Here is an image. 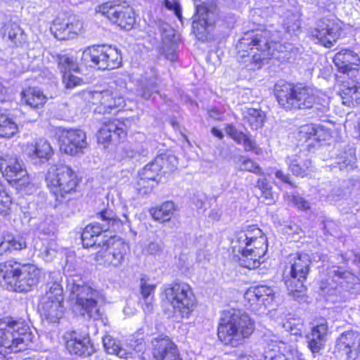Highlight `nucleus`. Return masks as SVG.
<instances>
[{"instance_id":"obj_1","label":"nucleus","mask_w":360,"mask_h":360,"mask_svg":"<svg viewBox=\"0 0 360 360\" xmlns=\"http://www.w3.org/2000/svg\"><path fill=\"white\" fill-rule=\"evenodd\" d=\"M232 243L233 250L240 253V265L248 269L257 268L267 251L266 237L255 225L239 231Z\"/></svg>"},{"instance_id":"obj_2","label":"nucleus","mask_w":360,"mask_h":360,"mask_svg":"<svg viewBox=\"0 0 360 360\" xmlns=\"http://www.w3.org/2000/svg\"><path fill=\"white\" fill-rule=\"evenodd\" d=\"M274 92L278 104L287 110L315 108L324 112L328 108L327 99L321 98L317 90L309 87L278 83Z\"/></svg>"},{"instance_id":"obj_3","label":"nucleus","mask_w":360,"mask_h":360,"mask_svg":"<svg viewBox=\"0 0 360 360\" xmlns=\"http://www.w3.org/2000/svg\"><path fill=\"white\" fill-rule=\"evenodd\" d=\"M267 37L266 31L246 33L238 41L236 46L238 60L249 70L261 68L264 61L274 54L270 52L271 42Z\"/></svg>"},{"instance_id":"obj_4","label":"nucleus","mask_w":360,"mask_h":360,"mask_svg":"<svg viewBox=\"0 0 360 360\" xmlns=\"http://www.w3.org/2000/svg\"><path fill=\"white\" fill-rule=\"evenodd\" d=\"M255 329L250 317L240 310H230L221 319L218 337L225 345L236 347L248 338Z\"/></svg>"},{"instance_id":"obj_5","label":"nucleus","mask_w":360,"mask_h":360,"mask_svg":"<svg viewBox=\"0 0 360 360\" xmlns=\"http://www.w3.org/2000/svg\"><path fill=\"white\" fill-rule=\"evenodd\" d=\"M67 288L70 291V301L75 311L89 319H101L102 314L97 304L99 297L97 290L84 285L83 281L78 277L69 278Z\"/></svg>"},{"instance_id":"obj_6","label":"nucleus","mask_w":360,"mask_h":360,"mask_svg":"<svg viewBox=\"0 0 360 360\" xmlns=\"http://www.w3.org/2000/svg\"><path fill=\"white\" fill-rule=\"evenodd\" d=\"M32 342L30 328L24 321L0 319V354L6 355L26 349Z\"/></svg>"},{"instance_id":"obj_7","label":"nucleus","mask_w":360,"mask_h":360,"mask_svg":"<svg viewBox=\"0 0 360 360\" xmlns=\"http://www.w3.org/2000/svg\"><path fill=\"white\" fill-rule=\"evenodd\" d=\"M310 257L307 254L294 253L287 258L283 271L286 288L295 300H298L305 290L304 282L309 271Z\"/></svg>"},{"instance_id":"obj_8","label":"nucleus","mask_w":360,"mask_h":360,"mask_svg":"<svg viewBox=\"0 0 360 360\" xmlns=\"http://www.w3.org/2000/svg\"><path fill=\"white\" fill-rule=\"evenodd\" d=\"M46 181L56 200L63 202L67 200L70 194L75 192L80 179L71 167L58 164L49 167Z\"/></svg>"},{"instance_id":"obj_9","label":"nucleus","mask_w":360,"mask_h":360,"mask_svg":"<svg viewBox=\"0 0 360 360\" xmlns=\"http://www.w3.org/2000/svg\"><path fill=\"white\" fill-rule=\"evenodd\" d=\"M165 300L175 314L188 319L196 305V299L191 286L186 283H174L165 286Z\"/></svg>"},{"instance_id":"obj_10","label":"nucleus","mask_w":360,"mask_h":360,"mask_svg":"<svg viewBox=\"0 0 360 360\" xmlns=\"http://www.w3.org/2000/svg\"><path fill=\"white\" fill-rule=\"evenodd\" d=\"M123 217L124 220L118 219L110 210H105L98 213L102 223H92L87 225L82 234V240L84 248L98 246L99 242H102L103 237L108 236L106 234L102 235L110 227H118L120 224L129 222L127 210L123 206Z\"/></svg>"},{"instance_id":"obj_11","label":"nucleus","mask_w":360,"mask_h":360,"mask_svg":"<svg viewBox=\"0 0 360 360\" xmlns=\"http://www.w3.org/2000/svg\"><path fill=\"white\" fill-rule=\"evenodd\" d=\"M82 60L99 70L114 69L120 66L122 57L115 48L109 46H93L82 53Z\"/></svg>"},{"instance_id":"obj_12","label":"nucleus","mask_w":360,"mask_h":360,"mask_svg":"<svg viewBox=\"0 0 360 360\" xmlns=\"http://www.w3.org/2000/svg\"><path fill=\"white\" fill-rule=\"evenodd\" d=\"M98 247L101 249L96 255V260L105 266L117 267L124 260L128 250V246L121 239L112 236H105Z\"/></svg>"},{"instance_id":"obj_13","label":"nucleus","mask_w":360,"mask_h":360,"mask_svg":"<svg viewBox=\"0 0 360 360\" xmlns=\"http://www.w3.org/2000/svg\"><path fill=\"white\" fill-rule=\"evenodd\" d=\"M96 11L122 29L130 30L135 22L134 11L125 1H108L98 6Z\"/></svg>"},{"instance_id":"obj_14","label":"nucleus","mask_w":360,"mask_h":360,"mask_svg":"<svg viewBox=\"0 0 360 360\" xmlns=\"http://www.w3.org/2000/svg\"><path fill=\"white\" fill-rule=\"evenodd\" d=\"M0 172L9 182L22 186L30 183V176L22 160L16 155L0 154Z\"/></svg>"},{"instance_id":"obj_15","label":"nucleus","mask_w":360,"mask_h":360,"mask_svg":"<svg viewBox=\"0 0 360 360\" xmlns=\"http://www.w3.org/2000/svg\"><path fill=\"white\" fill-rule=\"evenodd\" d=\"M274 297V290L267 285L250 287L244 294L245 305L255 312L263 313Z\"/></svg>"},{"instance_id":"obj_16","label":"nucleus","mask_w":360,"mask_h":360,"mask_svg":"<svg viewBox=\"0 0 360 360\" xmlns=\"http://www.w3.org/2000/svg\"><path fill=\"white\" fill-rule=\"evenodd\" d=\"M341 27L334 20L323 19L312 31L311 36L316 43L325 47L332 46L340 35Z\"/></svg>"},{"instance_id":"obj_17","label":"nucleus","mask_w":360,"mask_h":360,"mask_svg":"<svg viewBox=\"0 0 360 360\" xmlns=\"http://www.w3.org/2000/svg\"><path fill=\"white\" fill-rule=\"evenodd\" d=\"M60 149L65 154L76 155L83 153L86 148V136L81 129L64 131L60 138Z\"/></svg>"},{"instance_id":"obj_18","label":"nucleus","mask_w":360,"mask_h":360,"mask_svg":"<svg viewBox=\"0 0 360 360\" xmlns=\"http://www.w3.org/2000/svg\"><path fill=\"white\" fill-rule=\"evenodd\" d=\"M334 352L346 356L347 360H354L360 353V333L347 331L336 340Z\"/></svg>"},{"instance_id":"obj_19","label":"nucleus","mask_w":360,"mask_h":360,"mask_svg":"<svg viewBox=\"0 0 360 360\" xmlns=\"http://www.w3.org/2000/svg\"><path fill=\"white\" fill-rule=\"evenodd\" d=\"M65 347L70 353L78 356H90L94 348L88 335H82L75 330L68 331L63 335Z\"/></svg>"},{"instance_id":"obj_20","label":"nucleus","mask_w":360,"mask_h":360,"mask_svg":"<svg viewBox=\"0 0 360 360\" xmlns=\"http://www.w3.org/2000/svg\"><path fill=\"white\" fill-rule=\"evenodd\" d=\"M196 13L193 17V30L198 40L205 41L209 39L208 34L214 22L213 13L204 4L195 6Z\"/></svg>"},{"instance_id":"obj_21","label":"nucleus","mask_w":360,"mask_h":360,"mask_svg":"<svg viewBox=\"0 0 360 360\" xmlns=\"http://www.w3.org/2000/svg\"><path fill=\"white\" fill-rule=\"evenodd\" d=\"M333 274L335 276L338 277V279H342L343 281H336V282H340V285L335 288H331L326 292L327 300L333 303L345 302L350 298V293L347 290H342L344 283L347 284V288H350L351 287L349 284L353 283L356 278L352 274L345 271L340 267L335 269L333 271Z\"/></svg>"},{"instance_id":"obj_22","label":"nucleus","mask_w":360,"mask_h":360,"mask_svg":"<svg viewBox=\"0 0 360 360\" xmlns=\"http://www.w3.org/2000/svg\"><path fill=\"white\" fill-rule=\"evenodd\" d=\"M41 271L33 264H23L16 278L12 291L27 292L36 285L40 279Z\"/></svg>"},{"instance_id":"obj_23","label":"nucleus","mask_w":360,"mask_h":360,"mask_svg":"<svg viewBox=\"0 0 360 360\" xmlns=\"http://www.w3.org/2000/svg\"><path fill=\"white\" fill-rule=\"evenodd\" d=\"M92 98L98 101V105L96 108L98 113L110 112L113 109L123 108L124 103L123 97L117 91L108 89L94 92Z\"/></svg>"},{"instance_id":"obj_24","label":"nucleus","mask_w":360,"mask_h":360,"mask_svg":"<svg viewBox=\"0 0 360 360\" xmlns=\"http://www.w3.org/2000/svg\"><path fill=\"white\" fill-rule=\"evenodd\" d=\"M266 360H306L302 353L292 345L279 340L271 343L268 353L264 356Z\"/></svg>"},{"instance_id":"obj_25","label":"nucleus","mask_w":360,"mask_h":360,"mask_svg":"<svg viewBox=\"0 0 360 360\" xmlns=\"http://www.w3.org/2000/svg\"><path fill=\"white\" fill-rule=\"evenodd\" d=\"M155 360H182L176 345L167 336H158L152 341Z\"/></svg>"},{"instance_id":"obj_26","label":"nucleus","mask_w":360,"mask_h":360,"mask_svg":"<svg viewBox=\"0 0 360 360\" xmlns=\"http://www.w3.org/2000/svg\"><path fill=\"white\" fill-rule=\"evenodd\" d=\"M278 336L269 331L262 338L261 345L255 349H244L238 354V360H266L264 356L269 352L271 343H276Z\"/></svg>"},{"instance_id":"obj_27","label":"nucleus","mask_w":360,"mask_h":360,"mask_svg":"<svg viewBox=\"0 0 360 360\" xmlns=\"http://www.w3.org/2000/svg\"><path fill=\"white\" fill-rule=\"evenodd\" d=\"M61 276L58 271L51 272L46 285V292L40 302H63V290L60 284Z\"/></svg>"},{"instance_id":"obj_28","label":"nucleus","mask_w":360,"mask_h":360,"mask_svg":"<svg viewBox=\"0 0 360 360\" xmlns=\"http://www.w3.org/2000/svg\"><path fill=\"white\" fill-rule=\"evenodd\" d=\"M126 134V124L116 119L104 121L98 131V142L105 143L109 141L112 135L118 139L122 138Z\"/></svg>"},{"instance_id":"obj_29","label":"nucleus","mask_w":360,"mask_h":360,"mask_svg":"<svg viewBox=\"0 0 360 360\" xmlns=\"http://www.w3.org/2000/svg\"><path fill=\"white\" fill-rule=\"evenodd\" d=\"M39 311L44 322L58 323L64 314L63 302H40Z\"/></svg>"},{"instance_id":"obj_30","label":"nucleus","mask_w":360,"mask_h":360,"mask_svg":"<svg viewBox=\"0 0 360 360\" xmlns=\"http://www.w3.org/2000/svg\"><path fill=\"white\" fill-rule=\"evenodd\" d=\"M327 333L328 325L325 320H321L312 328L307 340L308 347L313 354L319 353L324 347Z\"/></svg>"},{"instance_id":"obj_31","label":"nucleus","mask_w":360,"mask_h":360,"mask_svg":"<svg viewBox=\"0 0 360 360\" xmlns=\"http://www.w3.org/2000/svg\"><path fill=\"white\" fill-rule=\"evenodd\" d=\"M22 264L14 260H8L0 263V279L4 286L11 290L20 271L22 268Z\"/></svg>"},{"instance_id":"obj_32","label":"nucleus","mask_w":360,"mask_h":360,"mask_svg":"<svg viewBox=\"0 0 360 360\" xmlns=\"http://www.w3.org/2000/svg\"><path fill=\"white\" fill-rule=\"evenodd\" d=\"M27 155L32 160H48L53 155V149L49 142L44 139H39L28 143L25 149Z\"/></svg>"},{"instance_id":"obj_33","label":"nucleus","mask_w":360,"mask_h":360,"mask_svg":"<svg viewBox=\"0 0 360 360\" xmlns=\"http://www.w3.org/2000/svg\"><path fill=\"white\" fill-rule=\"evenodd\" d=\"M333 63L340 72L345 73L350 70L353 65L358 66L360 65V58L354 51L343 49L335 55Z\"/></svg>"},{"instance_id":"obj_34","label":"nucleus","mask_w":360,"mask_h":360,"mask_svg":"<svg viewBox=\"0 0 360 360\" xmlns=\"http://www.w3.org/2000/svg\"><path fill=\"white\" fill-rule=\"evenodd\" d=\"M163 52L167 59L174 61L176 59L175 50L178 39L175 36L174 30L170 25L165 24L161 27Z\"/></svg>"},{"instance_id":"obj_35","label":"nucleus","mask_w":360,"mask_h":360,"mask_svg":"<svg viewBox=\"0 0 360 360\" xmlns=\"http://www.w3.org/2000/svg\"><path fill=\"white\" fill-rule=\"evenodd\" d=\"M288 168L293 175L304 177L314 172V167L310 160L294 155L288 157Z\"/></svg>"},{"instance_id":"obj_36","label":"nucleus","mask_w":360,"mask_h":360,"mask_svg":"<svg viewBox=\"0 0 360 360\" xmlns=\"http://www.w3.org/2000/svg\"><path fill=\"white\" fill-rule=\"evenodd\" d=\"M155 288V284L148 283L145 277L141 278V302L142 308L146 313H150L153 309L154 292Z\"/></svg>"},{"instance_id":"obj_37","label":"nucleus","mask_w":360,"mask_h":360,"mask_svg":"<svg viewBox=\"0 0 360 360\" xmlns=\"http://www.w3.org/2000/svg\"><path fill=\"white\" fill-rule=\"evenodd\" d=\"M340 96L344 105L350 106L360 101V83L352 81L344 84L340 89Z\"/></svg>"},{"instance_id":"obj_38","label":"nucleus","mask_w":360,"mask_h":360,"mask_svg":"<svg viewBox=\"0 0 360 360\" xmlns=\"http://www.w3.org/2000/svg\"><path fill=\"white\" fill-rule=\"evenodd\" d=\"M22 101L33 108L43 106L47 101V97L37 87H29L21 93Z\"/></svg>"},{"instance_id":"obj_39","label":"nucleus","mask_w":360,"mask_h":360,"mask_svg":"<svg viewBox=\"0 0 360 360\" xmlns=\"http://www.w3.org/2000/svg\"><path fill=\"white\" fill-rule=\"evenodd\" d=\"M26 248V241L21 236L6 233L0 243V255L13 250H21Z\"/></svg>"},{"instance_id":"obj_40","label":"nucleus","mask_w":360,"mask_h":360,"mask_svg":"<svg viewBox=\"0 0 360 360\" xmlns=\"http://www.w3.org/2000/svg\"><path fill=\"white\" fill-rule=\"evenodd\" d=\"M176 210V206L172 201H167L162 205L152 207L149 212L152 217L160 222L168 221Z\"/></svg>"},{"instance_id":"obj_41","label":"nucleus","mask_w":360,"mask_h":360,"mask_svg":"<svg viewBox=\"0 0 360 360\" xmlns=\"http://www.w3.org/2000/svg\"><path fill=\"white\" fill-rule=\"evenodd\" d=\"M103 345L109 354H113L120 358L127 359L131 354V352L121 347L120 342L109 335H105L103 338Z\"/></svg>"},{"instance_id":"obj_42","label":"nucleus","mask_w":360,"mask_h":360,"mask_svg":"<svg viewBox=\"0 0 360 360\" xmlns=\"http://www.w3.org/2000/svg\"><path fill=\"white\" fill-rule=\"evenodd\" d=\"M18 131V127L13 119L6 113L0 112V136L11 138Z\"/></svg>"},{"instance_id":"obj_43","label":"nucleus","mask_w":360,"mask_h":360,"mask_svg":"<svg viewBox=\"0 0 360 360\" xmlns=\"http://www.w3.org/2000/svg\"><path fill=\"white\" fill-rule=\"evenodd\" d=\"M244 119L253 129L261 128L264 124L265 114L261 110L248 108L243 113Z\"/></svg>"},{"instance_id":"obj_44","label":"nucleus","mask_w":360,"mask_h":360,"mask_svg":"<svg viewBox=\"0 0 360 360\" xmlns=\"http://www.w3.org/2000/svg\"><path fill=\"white\" fill-rule=\"evenodd\" d=\"M152 76L150 78L141 79V96L148 100L153 93L158 92L157 78L155 72L151 70Z\"/></svg>"},{"instance_id":"obj_45","label":"nucleus","mask_w":360,"mask_h":360,"mask_svg":"<svg viewBox=\"0 0 360 360\" xmlns=\"http://www.w3.org/2000/svg\"><path fill=\"white\" fill-rule=\"evenodd\" d=\"M161 169V165L159 162V159H156L144 167V168L139 172V178L141 179H147L150 181H157L156 178L158 176L159 172Z\"/></svg>"},{"instance_id":"obj_46","label":"nucleus","mask_w":360,"mask_h":360,"mask_svg":"<svg viewBox=\"0 0 360 360\" xmlns=\"http://www.w3.org/2000/svg\"><path fill=\"white\" fill-rule=\"evenodd\" d=\"M322 131L321 127H316L313 124H304L300 127L298 137L300 141H307L311 137H314V139H319Z\"/></svg>"},{"instance_id":"obj_47","label":"nucleus","mask_w":360,"mask_h":360,"mask_svg":"<svg viewBox=\"0 0 360 360\" xmlns=\"http://www.w3.org/2000/svg\"><path fill=\"white\" fill-rule=\"evenodd\" d=\"M68 17H58L53 22L51 27V31L56 38L60 40H65L67 33L65 32L66 28L68 27Z\"/></svg>"},{"instance_id":"obj_48","label":"nucleus","mask_w":360,"mask_h":360,"mask_svg":"<svg viewBox=\"0 0 360 360\" xmlns=\"http://www.w3.org/2000/svg\"><path fill=\"white\" fill-rule=\"evenodd\" d=\"M283 328L295 336H302L304 331V324L301 319L290 317L283 324Z\"/></svg>"},{"instance_id":"obj_49","label":"nucleus","mask_w":360,"mask_h":360,"mask_svg":"<svg viewBox=\"0 0 360 360\" xmlns=\"http://www.w3.org/2000/svg\"><path fill=\"white\" fill-rule=\"evenodd\" d=\"M6 34L8 39L15 44L21 43L25 39V34L19 25L15 22L8 23L6 26Z\"/></svg>"},{"instance_id":"obj_50","label":"nucleus","mask_w":360,"mask_h":360,"mask_svg":"<svg viewBox=\"0 0 360 360\" xmlns=\"http://www.w3.org/2000/svg\"><path fill=\"white\" fill-rule=\"evenodd\" d=\"M58 68L60 72L64 74L71 72V71H77L78 69V65L73 57L64 55L58 58Z\"/></svg>"},{"instance_id":"obj_51","label":"nucleus","mask_w":360,"mask_h":360,"mask_svg":"<svg viewBox=\"0 0 360 360\" xmlns=\"http://www.w3.org/2000/svg\"><path fill=\"white\" fill-rule=\"evenodd\" d=\"M240 169L255 173L257 175L263 174L262 168L252 160L241 156L238 160Z\"/></svg>"},{"instance_id":"obj_52","label":"nucleus","mask_w":360,"mask_h":360,"mask_svg":"<svg viewBox=\"0 0 360 360\" xmlns=\"http://www.w3.org/2000/svg\"><path fill=\"white\" fill-rule=\"evenodd\" d=\"M68 20L70 23L65 30V40L75 38L82 29V22L75 17H68Z\"/></svg>"},{"instance_id":"obj_53","label":"nucleus","mask_w":360,"mask_h":360,"mask_svg":"<svg viewBox=\"0 0 360 360\" xmlns=\"http://www.w3.org/2000/svg\"><path fill=\"white\" fill-rule=\"evenodd\" d=\"M62 82L65 88L69 90H71L84 84V82L81 78L75 76L71 72L63 74Z\"/></svg>"},{"instance_id":"obj_54","label":"nucleus","mask_w":360,"mask_h":360,"mask_svg":"<svg viewBox=\"0 0 360 360\" xmlns=\"http://www.w3.org/2000/svg\"><path fill=\"white\" fill-rule=\"evenodd\" d=\"M157 184V181H150L147 179H139L137 180L136 188L140 195H144L150 193Z\"/></svg>"},{"instance_id":"obj_55","label":"nucleus","mask_w":360,"mask_h":360,"mask_svg":"<svg viewBox=\"0 0 360 360\" xmlns=\"http://www.w3.org/2000/svg\"><path fill=\"white\" fill-rule=\"evenodd\" d=\"M287 200L292 202L300 210L306 211L310 208L309 202L300 196L288 195Z\"/></svg>"},{"instance_id":"obj_56","label":"nucleus","mask_w":360,"mask_h":360,"mask_svg":"<svg viewBox=\"0 0 360 360\" xmlns=\"http://www.w3.org/2000/svg\"><path fill=\"white\" fill-rule=\"evenodd\" d=\"M56 243L54 241H50L41 250V254L46 261H51L56 256Z\"/></svg>"},{"instance_id":"obj_57","label":"nucleus","mask_w":360,"mask_h":360,"mask_svg":"<svg viewBox=\"0 0 360 360\" xmlns=\"http://www.w3.org/2000/svg\"><path fill=\"white\" fill-rule=\"evenodd\" d=\"M356 162V158L354 156V151L349 150V155L341 162H340V169L341 170L346 169L347 171L352 170L354 168Z\"/></svg>"},{"instance_id":"obj_58","label":"nucleus","mask_w":360,"mask_h":360,"mask_svg":"<svg viewBox=\"0 0 360 360\" xmlns=\"http://www.w3.org/2000/svg\"><path fill=\"white\" fill-rule=\"evenodd\" d=\"M225 131L236 142L238 143H242V139H244L245 134L238 131L232 124L227 125Z\"/></svg>"},{"instance_id":"obj_59","label":"nucleus","mask_w":360,"mask_h":360,"mask_svg":"<svg viewBox=\"0 0 360 360\" xmlns=\"http://www.w3.org/2000/svg\"><path fill=\"white\" fill-rule=\"evenodd\" d=\"M244 148L246 151H254L256 154H258L259 148L256 146L255 141L249 139L245 134L244 139H242V143Z\"/></svg>"},{"instance_id":"obj_60","label":"nucleus","mask_w":360,"mask_h":360,"mask_svg":"<svg viewBox=\"0 0 360 360\" xmlns=\"http://www.w3.org/2000/svg\"><path fill=\"white\" fill-rule=\"evenodd\" d=\"M165 6L169 10H173L175 15L181 18V11L179 4L175 1L165 0Z\"/></svg>"},{"instance_id":"obj_61","label":"nucleus","mask_w":360,"mask_h":360,"mask_svg":"<svg viewBox=\"0 0 360 360\" xmlns=\"http://www.w3.org/2000/svg\"><path fill=\"white\" fill-rule=\"evenodd\" d=\"M264 201L266 205H271L275 202L276 199L271 191V187L262 191Z\"/></svg>"},{"instance_id":"obj_62","label":"nucleus","mask_w":360,"mask_h":360,"mask_svg":"<svg viewBox=\"0 0 360 360\" xmlns=\"http://www.w3.org/2000/svg\"><path fill=\"white\" fill-rule=\"evenodd\" d=\"M275 176L281 181L292 185L290 175L288 174H285L283 171L277 169L275 172Z\"/></svg>"},{"instance_id":"obj_63","label":"nucleus","mask_w":360,"mask_h":360,"mask_svg":"<svg viewBox=\"0 0 360 360\" xmlns=\"http://www.w3.org/2000/svg\"><path fill=\"white\" fill-rule=\"evenodd\" d=\"M343 196L342 191L339 188H333V191L328 195L327 198L330 201H337Z\"/></svg>"},{"instance_id":"obj_64","label":"nucleus","mask_w":360,"mask_h":360,"mask_svg":"<svg viewBox=\"0 0 360 360\" xmlns=\"http://www.w3.org/2000/svg\"><path fill=\"white\" fill-rule=\"evenodd\" d=\"M257 187H258L261 191L271 188L266 179H259L257 182Z\"/></svg>"}]
</instances>
